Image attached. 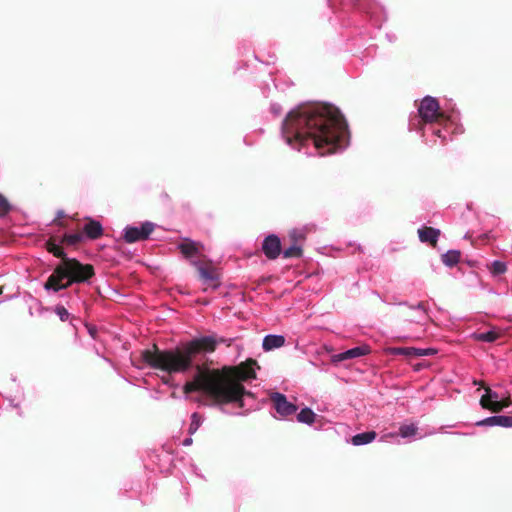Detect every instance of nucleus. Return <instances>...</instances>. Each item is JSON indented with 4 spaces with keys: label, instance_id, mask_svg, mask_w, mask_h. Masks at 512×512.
<instances>
[{
    "label": "nucleus",
    "instance_id": "a211bd4d",
    "mask_svg": "<svg viewBox=\"0 0 512 512\" xmlns=\"http://www.w3.org/2000/svg\"><path fill=\"white\" fill-rule=\"evenodd\" d=\"M192 265H194L204 283H211L217 281L218 277L213 269L204 267L199 261L191 260Z\"/></svg>",
    "mask_w": 512,
    "mask_h": 512
},
{
    "label": "nucleus",
    "instance_id": "b1692460",
    "mask_svg": "<svg viewBox=\"0 0 512 512\" xmlns=\"http://www.w3.org/2000/svg\"><path fill=\"white\" fill-rule=\"evenodd\" d=\"M316 414L314 411L308 407L303 408L298 414H297V420L300 423H304L307 425L313 424L315 421Z\"/></svg>",
    "mask_w": 512,
    "mask_h": 512
},
{
    "label": "nucleus",
    "instance_id": "412c9836",
    "mask_svg": "<svg viewBox=\"0 0 512 512\" xmlns=\"http://www.w3.org/2000/svg\"><path fill=\"white\" fill-rule=\"evenodd\" d=\"M102 231V226L98 221L91 220L84 225V232L91 239H96L101 236Z\"/></svg>",
    "mask_w": 512,
    "mask_h": 512
},
{
    "label": "nucleus",
    "instance_id": "f3484780",
    "mask_svg": "<svg viewBox=\"0 0 512 512\" xmlns=\"http://www.w3.org/2000/svg\"><path fill=\"white\" fill-rule=\"evenodd\" d=\"M399 435L403 439H407L409 441L415 439H421L423 435H420L418 432V426L415 423L410 424H402L399 427Z\"/></svg>",
    "mask_w": 512,
    "mask_h": 512
},
{
    "label": "nucleus",
    "instance_id": "aec40b11",
    "mask_svg": "<svg viewBox=\"0 0 512 512\" xmlns=\"http://www.w3.org/2000/svg\"><path fill=\"white\" fill-rule=\"evenodd\" d=\"M377 434L375 431H366L358 433L351 438V443L354 446H362L371 443L375 440Z\"/></svg>",
    "mask_w": 512,
    "mask_h": 512
},
{
    "label": "nucleus",
    "instance_id": "bb28decb",
    "mask_svg": "<svg viewBox=\"0 0 512 512\" xmlns=\"http://www.w3.org/2000/svg\"><path fill=\"white\" fill-rule=\"evenodd\" d=\"M385 351L390 355L413 356V347H388Z\"/></svg>",
    "mask_w": 512,
    "mask_h": 512
},
{
    "label": "nucleus",
    "instance_id": "4c0bfd02",
    "mask_svg": "<svg viewBox=\"0 0 512 512\" xmlns=\"http://www.w3.org/2000/svg\"><path fill=\"white\" fill-rule=\"evenodd\" d=\"M163 382H164L166 385H170L169 378H163Z\"/></svg>",
    "mask_w": 512,
    "mask_h": 512
},
{
    "label": "nucleus",
    "instance_id": "7c9ffc66",
    "mask_svg": "<svg viewBox=\"0 0 512 512\" xmlns=\"http://www.w3.org/2000/svg\"><path fill=\"white\" fill-rule=\"evenodd\" d=\"M437 353V350L434 348H415L413 347V356L416 357H424V356H432Z\"/></svg>",
    "mask_w": 512,
    "mask_h": 512
},
{
    "label": "nucleus",
    "instance_id": "e433bc0d",
    "mask_svg": "<svg viewBox=\"0 0 512 512\" xmlns=\"http://www.w3.org/2000/svg\"><path fill=\"white\" fill-rule=\"evenodd\" d=\"M191 471H192L195 475H197V476H199V477H201V478H202V475H200V474L198 473V468H197V466H196L195 464H191Z\"/></svg>",
    "mask_w": 512,
    "mask_h": 512
},
{
    "label": "nucleus",
    "instance_id": "473e14b6",
    "mask_svg": "<svg viewBox=\"0 0 512 512\" xmlns=\"http://www.w3.org/2000/svg\"><path fill=\"white\" fill-rule=\"evenodd\" d=\"M10 208L7 199L0 194V217L5 216L10 211Z\"/></svg>",
    "mask_w": 512,
    "mask_h": 512
},
{
    "label": "nucleus",
    "instance_id": "20e7f679",
    "mask_svg": "<svg viewBox=\"0 0 512 512\" xmlns=\"http://www.w3.org/2000/svg\"><path fill=\"white\" fill-rule=\"evenodd\" d=\"M49 251L55 257L61 259L51 275L44 284L46 291L59 292L67 289L73 284L87 283L94 275V269L91 265L83 264L75 258L67 257L63 249L52 244Z\"/></svg>",
    "mask_w": 512,
    "mask_h": 512
},
{
    "label": "nucleus",
    "instance_id": "9b49d317",
    "mask_svg": "<svg viewBox=\"0 0 512 512\" xmlns=\"http://www.w3.org/2000/svg\"><path fill=\"white\" fill-rule=\"evenodd\" d=\"M262 250L268 259H276L281 254V241L275 234H270L263 240Z\"/></svg>",
    "mask_w": 512,
    "mask_h": 512
},
{
    "label": "nucleus",
    "instance_id": "f8f14e48",
    "mask_svg": "<svg viewBox=\"0 0 512 512\" xmlns=\"http://www.w3.org/2000/svg\"><path fill=\"white\" fill-rule=\"evenodd\" d=\"M370 353V348L367 345L357 346L351 349H348L344 352L334 354L331 357V361L333 363H339L350 359L359 358L365 356Z\"/></svg>",
    "mask_w": 512,
    "mask_h": 512
},
{
    "label": "nucleus",
    "instance_id": "f03ea898",
    "mask_svg": "<svg viewBox=\"0 0 512 512\" xmlns=\"http://www.w3.org/2000/svg\"><path fill=\"white\" fill-rule=\"evenodd\" d=\"M255 378L254 372L240 369L204 370L196 366L192 380L184 384L185 394L201 392L218 403H234L244 407L252 394L245 390L243 381Z\"/></svg>",
    "mask_w": 512,
    "mask_h": 512
},
{
    "label": "nucleus",
    "instance_id": "c9c22d12",
    "mask_svg": "<svg viewBox=\"0 0 512 512\" xmlns=\"http://www.w3.org/2000/svg\"><path fill=\"white\" fill-rule=\"evenodd\" d=\"M193 440L192 437L189 435V437L185 438L182 442L183 446H190L192 444Z\"/></svg>",
    "mask_w": 512,
    "mask_h": 512
},
{
    "label": "nucleus",
    "instance_id": "423d86ee",
    "mask_svg": "<svg viewBox=\"0 0 512 512\" xmlns=\"http://www.w3.org/2000/svg\"><path fill=\"white\" fill-rule=\"evenodd\" d=\"M353 4L376 28H380L387 19L384 8L376 0H353Z\"/></svg>",
    "mask_w": 512,
    "mask_h": 512
},
{
    "label": "nucleus",
    "instance_id": "5701e85b",
    "mask_svg": "<svg viewBox=\"0 0 512 512\" xmlns=\"http://www.w3.org/2000/svg\"><path fill=\"white\" fill-rule=\"evenodd\" d=\"M441 258L444 265L454 267L460 260V252L458 250H449Z\"/></svg>",
    "mask_w": 512,
    "mask_h": 512
},
{
    "label": "nucleus",
    "instance_id": "6ab92c4d",
    "mask_svg": "<svg viewBox=\"0 0 512 512\" xmlns=\"http://www.w3.org/2000/svg\"><path fill=\"white\" fill-rule=\"evenodd\" d=\"M400 305H406L409 309L417 312V316L410 319L411 322L421 323L429 318L428 309L424 302H419L416 305H408L407 303H400Z\"/></svg>",
    "mask_w": 512,
    "mask_h": 512
},
{
    "label": "nucleus",
    "instance_id": "cd10ccee",
    "mask_svg": "<svg viewBox=\"0 0 512 512\" xmlns=\"http://www.w3.org/2000/svg\"><path fill=\"white\" fill-rule=\"evenodd\" d=\"M289 237L292 242L299 244L305 239L306 237V230L304 228H296L289 232Z\"/></svg>",
    "mask_w": 512,
    "mask_h": 512
},
{
    "label": "nucleus",
    "instance_id": "2f4dec72",
    "mask_svg": "<svg viewBox=\"0 0 512 512\" xmlns=\"http://www.w3.org/2000/svg\"><path fill=\"white\" fill-rule=\"evenodd\" d=\"M54 312L62 322H65L69 319L70 314L68 310L62 305H57L54 309Z\"/></svg>",
    "mask_w": 512,
    "mask_h": 512
},
{
    "label": "nucleus",
    "instance_id": "c85d7f7f",
    "mask_svg": "<svg viewBox=\"0 0 512 512\" xmlns=\"http://www.w3.org/2000/svg\"><path fill=\"white\" fill-rule=\"evenodd\" d=\"M506 270H507V266H506V263L503 261L494 260L491 263L490 272H491V274H493L495 276L504 274L506 272Z\"/></svg>",
    "mask_w": 512,
    "mask_h": 512
},
{
    "label": "nucleus",
    "instance_id": "ddd939ff",
    "mask_svg": "<svg viewBox=\"0 0 512 512\" xmlns=\"http://www.w3.org/2000/svg\"><path fill=\"white\" fill-rule=\"evenodd\" d=\"M478 427H494L500 426L505 428L512 427V416L508 415H494L485 419L479 420L475 423Z\"/></svg>",
    "mask_w": 512,
    "mask_h": 512
},
{
    "label": "nucleus",
    "instance_id": "39448f33",
    "mask_svg": "<svg viewBox=\"0 0 512 512\" xmlns=\"http://www.w3.org/2000/svg\"><path fill=\"white\" fill-rule=\"evenodd\" d=\"M418 116L417 125L423 124H439L444 113L440 109L439 102L432 96H425L418 105ZM411 129H417L416 123L410 122Z\"/></svg>",
    "mask_w": 512,
    "mask_h": 512
},
{
    "label": "nucleus",
    "instance_id": "f704fd0d",
    "mask_svg": "<svg viewBox=\"0 0 512 512\" xmlns=\"http://www.w3.org/2000/svg\"><path fill=\"white\" fill-rule=\"evenodd\" d=\"M89 335L93 338H97V328L95 326H87Z\"/></svg>",
    "mask_w": 512,
    "mask_h": 512
},
{
    "label": "nucleus",
    "instance_id": "4be33fe9",
    "mask_svg": "<svg viewBox=\"0 0 512 512\" xmlns=\"http://www.w3.org/2000/svg\"><path fill=\"white\" fill-rule=\"evenodd\" d=\"M471 337L476 341L493 343L499 338V333L494 330H490L486 332L473 333Z\"/></svg>",
    "mask_w": 512,
    "mask_h": 512
},
{
    "label": "nucleus",
    "instance_id": "7ed1b4c3",
    "mask_svg": "<svg viewBox=\"0 0 512 512\" xmlns=\"http://www.w3.org/2000/svg\"><path fill=\"white\" fill-rule=\"evenodd\" d=\"M232 339L206 335L194 338L183 348L149 351L142 354L143 360L152 368L168 374L186 373L193 366V357L201 352H213L219 343L231 344Z\"/></svg>",
    "mask_w": 512,
    "mask_h": 512
},
{
    "label": "nucleus",
    "instance_id": "f257e3e1",
    "mask_svg": "<svg viewBox=\"0 0 512 512\" xmlns=\"http://www.w3.org/2000/svg\"><path fill=\"white\" fill-rule=\"evenodd\" d=\"M281 136L292 149L308 156L341 152L349 145L348 125L331 104H303L291 110L282 122Z\"/></svg>",
    "mask_w": 512,
    "mask_h": 512
},
{
    "label": "nucleus",
    "instance_id": "c756f323",
    "mask_svg": "<svg viewBox=\"0 0 512 512\" xmlns=\"http://www.w3.org/2000/svg\"><path fill=\"white\" fill-rule=\"evenodd\" d=\"M84 236L81 233H68L63 237V241L68 245H77L83 240Z\"/></svg>",
    "mask_w": 512,
    "mask_h": 512
},
{
    "label": "nucleus",
    "instance_id": "9d476101",
    "mask_svg": "<svg viewBox=\"0 0 512 512\" xmlns=\"http://www.w3.org/2000/svg\"><path fill=\"white\" fill-rule=\"evenodd\" d=\"M480 404L484 409L492 412H498L508 406V403L497 392L489 388L486 389V393L481 397Z\"/></svg>",
    "mask_w": 512,
    "mask_h": 512
},
{
    "label": "nucleus",
    "instance_id": "a878e982",
    "mask_svg": "<svg viewBox=\"0 0 512 512\" xmlns=\"http://www.w3.org/2000/svg\"><path fill=\"white\" fill-rule=\"evenodd\" d=\"M284 258L301 257L302 248L301 245L292 243L290 247L286 248L282 252Z\"/></svg>",
    "mask_w": 512,
    "mask_h": 512
},
{
    "label": "nucleus",
    "instance_id": "393cba45",
    "mask_svg": "<svg viewBox=\"0 0 512 512\" xmlns=\"http://www.w3.org/2000/svg\"><path fill=\"white\" fill-rule=\"evenodd\" d=\"M203 422V416L200 415L199 413L197 412H194L192 415H191V422L189 424V427H188V434L190 436H192L193 434L196 433V431L199 429V427L201 426Z\"/></svg>",
    "mask_w": 512,
    "mask_h": 512
},
{
    "label": "nucleus",
    "instance_id": "4468645a",
    "mask_svg": "<svg viewBox=\"0 0 512 512\" xmlns=\"http://www.w3.org/2000/svg\"><path fill=\"white\" fill-rule=\"evenodd\" d=\"M177 248L187 259H192L199 254L200 245L199 243L186 238L177 244Z\"/></svg>",
    "mask_w": 512,
    "mask_h": 512
},
{
    "label": "nucleus",
    "instance_id": "0eeeda50",
    "mask_svg": "<svg viewBox=\"0 0 512 512\" xmlns=\"http://www.w3.org/2000/svg\"><path fill=\"white\" fill-rule=\"evenodd\" d=\"M156 224L151 221H145L140 226L127 225L123 229V239L126 243H135L147 240L156 228Z\"/></svg>",
    "mask_w": 512,
    "mask_h": 512
},
{
    "label": "nucleus",
    "instance_id": "58836bf2",
    "mask_svg": "<svg viewBox=\"0 0 512 512\" xmlns=\"http://www.w3.org/2000/svg\"><path fill=\"white\" fill-rule=\"evenodd\" d=\"M444 429H445L444 426L440 427L439 432H444Z\"/></svg>",
    "mask_w": 512,
    "mask_h": 512
},
{
    "label": "nucleus",
    "instance_id": "6e6552de",
    "mask_svg": "<svg viewBox=\"0 0 512 512\" xmlns=\"http://www.w3.org/2000/svg\"><path fill=\"white\" fill-rule=\"evenodd\" d=\"M463 131V126L459 123L456 116L446 117L444 115L439 122L438 127L433 128L432 133L441 139L442 143H444L448 140L451 134L458 135L463 133Z\"/></svg>",
    "mask_w": 512,
    "mask_h": 512
},
{
    "label": "nucleus",
    "instance_id": "1a4fd4ad",
    "mask_svg": "<svg viewBox=\"0 0 512 512\" xmlns=\"http://www.w3.org/2000/svg\"><path fill=\"white\" fill-rule=\"evenodd\" d=\"M273 407L281 417L293 415L297 411V406L288 401L287 397L279 392H273L270 395Z\"/></svg>",
    "mask_w": 512,
    "mask_h": 512
},
{
    "label": "nucleus",
    "instance_id": "72a5a7b5",
    "mask_svg": "<svg viewBox=\"0 0 512 512\" xmlns=\"http://www.w3.org/2000/svg\"><path fill=\"white\" fill-rule=\"evenodd\" d=\"M270 110L271 112L274 114V115H279L282 111V108L279 104L277 103H272L271 106H270Z\"/></svg>",
    "mask_w": 512,
    "mask_h": 512
},
{
    "label": "nucleus",
    "instance_id": "2eb2a0df",
    "mask_svg": "<svg viewBox=\"0 0 512 512\" xmlns=\"http://www.w3.org/2000/svg\"><path fill=\"white\" fill-rule=\"evenodd\" d=\"M440 236V230L432 227H421L418 229V237L422 243L435 245Z\"/></svg>",
    "mask_w": 512,
    "mask_h": 512
},
{
    "label": "nucleus",
    "instance_id": "dca6fc26",
    "mask_svg": "<svg viewBox=\"0 0 512 512\" xmlns=\"http://www.w3.org/2000/svg\"><path fill=\"white\" fill-rule=\"evenodd\" d=\"M285 338L282 335L269 334L266 335L262 342V348L264 351H271L273 349L280 348L284 345Z\"/></svg>",
    "mask_w": 512,
    "mask_h": 512
}]
</instances>
